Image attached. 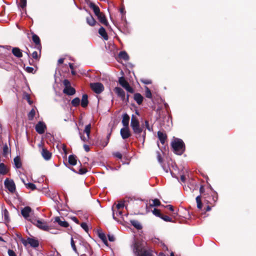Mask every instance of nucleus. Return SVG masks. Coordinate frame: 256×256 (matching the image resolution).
Here are the masks:
<instances>
[{
	"label": "nucleus",
	"mask_w": 256,
	"mask_h": 256,
	"mask_svg": "<svg viewBox=\"0 0 256 256\" xmlns=\"http://www.w3.org/2000/svg\"><path fill=\"white\" fill-rule=\"evenodd\" d=\"M204 202H202L201 196H198L196 198V206L198 209L204 212L210 211L211 210V206H214L215 202L218 200V196L216 194H214L210 196H203Z\"/></svg>",
	"instance_id": "obj_1"
},
{
	"label": "nucleus",
	"mask_w": 256,
	"mask_h": 256,
	"mask_svg": "<svg viewBox=\"0 0 256 256\" xmlns=\"http://www.w3.org/2000/svg\"><path fill=\"white\" fill-rule=\"evenodd\" d=\"M135 256H152V251L142 242H135L132 246Z\"/></svg>",
	"instance_id": "obj_2"
},
{
	"label": "nucleus",
	"mask_w": 256,
	"mask_h": 256,
	"mask_svg": "<svg viewBox=\"0 0 256 256\" xmlns=\"http://www.w3.org/2000/svg\"><path fill=\"white\" fill-rule=\"evenodd\" d=\"M130 126L136 137L140 140H142L144 142L146 136V130H144L142 126H140L138 119L134 115L132 116Z\"/></svg>",
	"instance_id": "obj_3"
},
{
	"label": "nucleus",
	"mask_w": 256,
	"mask_h": 256,
	"mask_svg": "<svg viewBox=\"0 0 256 256\" xmlns=\"http://www.w3.org/2000/svg\"><path fill=\"white\" fill-rule=\"evenodd\" d=\"M171 145L174 152L177 154L181 155L185 150L184 144L181 139L175 138Z\"/></svg>",
	"instance_id": "obj_4"
},
{
	"label": "nucleus",
	"mask_w": 256,
	"mask_h": 256,
	"mask_svg": "<svg viewBox=\"0 0 256 256\" xmlns=\"http://www.w3.org/2000/svg\"><path fill=\"white\" fill-rule=\"evenodd\" d=\"M21 242L25 246H26L27 245L29 244L32 247L36 248L39 245V242L38 240L30 238H28L26 240L22 238Z\"/></svg>",
	"instance_id": "obj_5"
},
{
	"label": "nucleus",
	"mask_w": 256,
	"mask_h": 256,
	"mask_svg": "<svg viewBox=\"0 0 256 256\" xmlns=\"http://www.w3.org/2000/svg\"><path fill=\"white\" fill-rule=\"evenodd\" d=\"M119 84L122 86L124 88L126 89V91L130 93H134V89L130 86L128 82L125 80L124 77H120L118 80Z\"/></svg>",
	"instance_id": "obj_6"
},
{
	"label": "nucleus",
	"mask_w": 256,
	"mask_h": 256,
	"mask_svg": "<svg viewBox=\"0 0 256 256\" xmlns=\"http://www.w3.org/2000/svg\"><path fill=\"white\" fill-rule=\"evenodd\" d=\"M92 90L96 94H100L104 90L103 84L100 82H94L90 84Z\"/></svg>",
	"instance_id": "obj_7"
},
{
	"label": "nucleus",
	"mask_w": 256,
	"mask_h": 256,
	"mask_svg": "<svg viewBox=\"0 0 256 256\" xmlns=\"http://www.w3.org/2000/svg\"><path fill=\"white\" fill-rule=\"evenodd\" d=\"M114 91L116 94L122 100H125V102H128L129 95H128L126 98L125 92L122 88L116 87L114 88Z\"/></svg>",
	"instance_id": "obj_8"
},
{
	"label": "nucleus",
	"mask_w": 256,
	"mask_h": 256,
	"mask_svg": "<svg viewBox=\"0 0 256 256\" xmlns=\"http://www.w3.org/2000/svg\"><path fill=\"white\" fill-rule=\"evenodd\" d=\"M32 223L39 228L45 231H48L51 229L50 227L48 226L46 222L40 220H34V222H32Z\"/></svg>",
	"instance_id": "obj_9"
},
{
	"label": "nucleus",
	"mask_w": 256,
	"mask_h": 256,
	"mask_svg": "<svg viewBox=\"0 0 256 256\" xmlns=\"http://www.w3.org/2000/svg\"><path fill=\"white\" fill-rule=\"evenodd\" d=\"M5 186L11 192L13 193L16 190V186L14 182L12 180L6 178L4 181Z\"/></svg>",
	"instance_id": "obj_10"
},
{
	"label": "nucleus",
	"mask_w": 256,
	"mask_h": 256,
	"mask_svg": "<svg viewBox=\"0 0 256 256\" xmlns=\"http://www.w3.org/2000/svg\"><path fill=\"white\" fill-rule=\"evenodd\" d=\"M39 147H42L41 154L43 158L48 160L50 159L52 157V153L50 152L46 148L42 146V144H39Z\"/></svg>",
	"instance_id": "obj_11"
},
{
	"label": "nucleus",
	"mask_w": 256,
	"mask_h": 256,
	"mask_svg": "<svg viewBox=\"0 0 256 256\" xmlns=\"http://www.w3.org/2000/svg\"><path fill=\"white\" fill-rule=\"evenodd\" d=\"M46 129V124L42 122H39L36 126V130L39 134H42Z\"/></svg>",
	"instance_id": "obj_12"
},
{
	"label": "nucleus",
	"mask_w": 256,
	"mask_h": 256,
	"mask_svg": "<svg viewBox=\"0 0 256 256\" xmlns=\"http://www.w3.org/2000/svg\"><path fill=\"white\" fill-rule=\"evenodd\" d=\"M120 134L123 139H126L130 136L128 127H124L120 130Z\"/></svg>",
	"instance_id": "obj_13"
},
{
	"label": "nucleus",
	"mask_w": 256,
	"mask_h": 256,
	"mask_svg": "<svg viewBox=\"0 0 256 256\" xmlns=\"http://www.w3.org/2000/svg\"><path fill=\"white\" fill-rule=\"evenodd\" d=\"M32 40L36 44L38 50H41L42 46L40 44V38L36 34L32 33Z\"/></svg>",
	"instance_id": "obj_14"
},
{
	"label": "nucleus",
	"mask_w": 256,
	"mask_h": 256,
	"mask_svg": "<svg viewBox=\"0 0 256 256\" xmlns=\"http://www.w3.org/2000/svg\"><path fill=\"white\" fill-rule=\"evenodd\" d=\"M32 209L29 206H26L22 210L21 214L22 216L26 219H28Z\"/></svg>",
	"instance_id": "obj_15"
},
{
	"label": "nucleus",
	"mask_w": 256,
	"mask_h": 256,
	"mask_svg": "<svg viewBox=\"0 0 256 256\" xmlns=\"http://www.w3.org/2000/svg\"><path fill=\"white\" fill-rule=\"evenodd\" d=\"M100 22L105 26H108V22L107 21L105 16L102 12L100 14L96 16Z\"/></svg>",
	"instance_id": "obj_16"
},
{
	"label": "nucleus",
	"mask_w": 256,
	"mask_h": 256,
	"mask_svg": "<svg viewBox=\"0 0 256 256\" xmlns=\"http://www.w3.org/2000/svg\"><path fill=\"white\" fill-rule=\"evenodd\" d=\"M134 98L138 105L141 104L144 100L143 96L140 93L134 94Z\"/></svg>",
	"instance_id": "obj_17"
},
{
	"label": "nucleus",
	"mask_w": 256,
	"mask_h": 256,
	"mask_svg": "<svg viewBox=\"0 0 256 256\" xmlns=\"http://www.w3.org/2000/svg\"><path fill=\"white\" fill-rule=\"evenodd\" d=\"M12 52V54L16 58H20L22 56V50L18 48H13Z\"/></svg>",
	"instance_id": "obj_18"
},
{
	"label": "nucleus",
	"mask_w": 256,
	"mask_h": 256,
	"mask_svg": "<svg viewBox=\"0 0 256 256\" xmlns=\"http://www.w3.org/2000/svg\"><path fill=\"white\" fill-rule=\"evenodd\" d=\"M158 136L162 144H164L167 138L166 134L162 132L158 131Z\"/></svg>",
	"instance_id": "obj_19"
},
{
	"label": "nucleus",
	"mask_w": 256,
	"mask_h": 256,
	"mask_svg": "<svg viewBox=\"0 0 256 256\" xmlns=\"http://www.w3.org/2000/svg\"><path fill=\"white\" fill-rule=\"evenodd\" d=\"M54 222H58L60 226L64 228H68L69 226L68 222L65 220H62L59 217H56L55 218Z\"/></svg>",
	"instance_id": "obj_20"
},
{
	"label": "nucleus",
	"mask_w": 256,
	"mask_h": 256,
	"mask_svg": "<svg viewBox=\"0 0 256 256\" xmlns=\"http://www.w3.org/2000/svg\"><path fill=\"white\" fill-rule=\"evenodd\" d=\"M63 92L66 94L67 95L72 96L75 94L76 90L72 86H70L68 88H64L63 90Z\"/></svg>",
	"instance_id": "obj_21"
},
{
	"label": "nucleus",
	"mask_w": 256,
	"mask_h": 256,
	"mask_svg": "<svg viewBox=\"0 0 256 256\" xmlns=\"http://www.w3.org/2000/svg\"><path fill=\"white\" fill-rule=\"evenodd\" d=\"M130 121V116L127 114L122 116V124L124 127H128Z\"/></svg>",
	"instance_id": "obj_22"
},
{
	"label": "nucleus",
	"mask_w": 256,
	"mask_h": 256,
	"mask_svg": "<svg viewBox=\"0 0 256 256\" xmlns=\"http://www.w3.org/2000/svg\"><path fill=\"white\" fill-rule=\"evenodd\" d=\"M90 7L93 10L96 16H98L102 13L100 12V10L98 6H96L94 4L90 3Z\"/></svg>",
	"instance_id": "obj_23"
},
{
	"label": "nucleus",
	"mask_w": 256,
	"mask_h": 256,
	"mask_svg": "<svg viewBox=\"0 0 256 256\" xmlns=\"http://www.w3.org/2000/svg\"><path fill=\"white\" fill-rule=\"evenodd\" d=\"M88 103V95L85 94H83L81 100V106L83 108L87 106Z\"/></svg>",
	"instance_id": "obj_24"
},
{
	"label": "nucleus",
	"mask_w": 256,
	"mask_h": 256,
	"mask_svg": "<svg viewBox=\"0 0 256 256\" xmlns=\"http://www.w3.org/2000/svg\"><path fill=\"white\" fill-rule=\"evenodd\" d=\"M98 33L104 38V40H108V36L105 29L102 26L98 30Z\"/></svg>",
	"instance_id": "obj_25"
},
{
	"label": "nucleus",
	"mask_w": 256,
	"mask_h": 256,
	"mask_svg": "<svg viewBox=\"0 0 256 256\" xmlns=\"http://www.w3.org/2000/svg\"><path fill=\"white\" fill-rule=\"evenodd\" d=\"M86 20L88 24L90 26H94L96 23V20L91 15H90L88 16Z\"/></svg>",
	"instance_id": "obj_26"
},
{
	"label": "nucleus",
	"mask_w": 256,
	"mask_h": 256,
	"mask_svg": "<svg viewBox=\"0 0 256 256\" xmlns=\"http://www.w3.org/2000/svg\"><path fill=\"white\" fill-rule=\"evenodd\" d=\"M76 156L74 155H70L68 156V162L72 166H74L76 164Z\"/></svg>",
	"instance_id": "obj_27"
},
{
	"label": "nucleus",
	"mask_w": 256,
	"mask_h": 256,
	"mask_svg": "<svg viewBox=\"0 0 256 256\" xmlns=\"http://www.w3.org/2000/svg\"><path fill=\"white\" fill-rule=\"evenodd\" d=\"M160 205V202L159 200L156 198L152 200V202L150 203V207L157 206Z\"/></svg>",
	"instance_id": "obj_28"
},
{
	"label": "nucleus",
	"mask_w": 256,
	"mask_h": 256,
	"mask_svg": "<svg viewBox=\"0 0 256 256\" xmlns=\"http://www.w3.org/2000/svg\"><path fill=\"white\" fill-rule=\"evenodd\" d=\"M132 224L138 230H140L142 228V226L140 222L136 220H131Z\"/></svg>",
	"instance_id": "obj_29"
},
{
	"label": "nucleus",
	"mask_w": 256,
	"mask_h": 256,
	"mask_svg": "<svg viewBox=\"0 0 256 256\" xmlns=\"http://www.w3.org/2000/svg\"><path fill=\"white\" fill-rule=\"evenodd\" d=\"M98 237L102 240V242L106 246H108V240L105 234L103 232L98 233Z\"/></svg>",
	"instance_id": "obj_30"
},
{
	"label": "nucleus",
	"mask_w": 256,
	"mask_h": 256,
	"mask_svg": "<svg viewBox=\"0 0 256 256\" xmlns=\"http://www.w3.org/2000/svg\"><path fill=\"white\" fill-rule=\"evenodd\" d=\"M14 164L16 168H20L22 166V164L19 157L16 156L14 158Z\"/></svg>",
	"instance_id": "obj_31"
},
{
	"label": "nucleus",
	"mask_w": 256,
	"mask_h": 256,
	"mask_svg": "<svg viewBox=\"0 0 256 256\" xmlns=\"http://www.w3.org/2000/svg\"><path fill=\"white\" fill-rule=\"evenodd\" d=\"M7 172L6 169V166L4 164L0 163V174H5Z\"/></svg>",
	"instance_id": "obj_32"
},
{
	"label": "nucleus",
	"mask_w": 256,
	"mask_h": 256,
	"mask_svg": "<svg viewBox=\"0 0 256 256\" xmlns=\"http://www.w3.org/2000/svg\"><path fill=\"white\" fill-rule=\"evenodd\" d=\"M71 104L72 106L76 107L80 105V99L78 98H76L72 100Z\"/></svg>",
	"instance_id": "obj_33"
},
{
	"label": "nucleus",
	"mask_w": 256,
	"mask_h": 256,
	"mask_svg": "<svg viewBox=\"0 0 256 256\" xmlns=\"http://www.w3.org/2000/svg\"><path fill=\"white\" fill-rule=\"evenodd\" d=\"M36 114V112L34 109H32L28 114V120H33Z\"/></svg>",
	"instance_id": "obj_34"
},
{
	"label": "nucleus",
	"mask_w": 256,
	"mask_h": 256,
	"mask_svg": "<svg viewBox=\"0 0 256 256\" xmlns=\"http://www.w3.org/2000/svg\"><path fill=\"white\" fill-rule=\"evenodd\" d=\"M24 184L27 188L30 189L31 190H34L36 189V185L32 183L29 182Z\"/></svg>",
	"instance_id": "obj_35"
},
{
	"label": "nucleus",
	"mask_w": 256,
	"mask_h": 256,
	"mask_svg": "<svg viewBox=\"0 0 256 256\" xmlns=\"http://www.w3.org/2000/svg\"><path fill=\"white\" fill-rule=\"evenodd\" d=\"M32 57L34 59L36 60H39V58L40 57V52L39 54H38V52H34L32 53Z\"/></svg>",
	"instance_id": "obj_36"
},
{
	"label": "nucleus",
	"mask_w": 256,
	"mask_h": 256,
	"mask_svg": "<svg viewBox=\"0 0 256 256\" xmlns=\"http://www.w3.org/2000/svg\"><path fill=\"white\" fill-rule=\"evenodd\" d=\"M112 211H113V213H112V216H113V218L115 220H116V216H115V214H116V215H120L121 216L122 214V212L120 210H118L116 211V210H114V208H112Z\"/></svg>",
	"instance_id": "obj_37"
},
{
	"label": "nucleus",
	"mask_w": 256,
	"mask_h": 256,
	"mask_svg": "<svg viewBox=\"0 0 256 256\" xmlns=\"http://www.w3.org/2000/svg\"><path fill=\"white\" fill-rule=\"evenodd\" d=\"M90 128H91V125L90 124H88L86 126L84 132L86 134L87 136H89L90 134Z\"/></svg>",
	"instance_id": "obj_38"
},
{
	"label": "nucleus",
	"mask_w": 256,
	"mask_h": 256,
	"mask_svg": "<svg viewBox=\"0 0 256 256\" xmlns=\"http://www.w3.org/2000/svg\"><path fill=\"white\" fill-rule=\"evenodd\" d=\"M120 56L124 60H127L128 58V54L125 52H121L119 54Z\"/></svg>",
	"instance_id": "obj_39"
},
{
	"label": "nucleus",
	"mask_w": 256,
	"mask_h": 256,
	"mask_svg": "<svg viewBox=\"0 0 256 256\" xmlns=\"http://www.w3.org/2000/svg\"><path fill=\"white\" fill-rule=\"evenodd\" d=\"M124 206V202L120 201L116 205V208L118 210H120Z\"/></svg>",
	"instance_id": "obj_40"
},
{
	"label": "nucleus",
	"mask_w": 256,
	"mask_h": 256,
	"mask_svg": "<svg viewBox=\"0 0 256 256\" xmlns=\"http://www.w3.org/2000/svg\"><path fill=\"white\" fill-rule=\"evenodd\" d=\"M70 244H71V246H72V248L74 250V251L75 252L78 253L77 249H76V246L75 245V242H74L72 238L71 240H70Z\"/></svg>",
	"instance_id": "obj_41"
},
{
	"label": "nucleus",
	"mask_w": 256,
	"mask_h": 256,
	"mask_svg": "<svg viewBox=\"0 0 256 256\" xmlns=\"http://www.w3.org/2000/svg\"><path fill=\"white\" fill-rule=\"evenodd\" d=\"M152 213L154 215H155L156 216L160 218L162 216V214L160 213V212L159 210L156 208H154V210H152Z\"/></svg>",
	"instance_id": "obj_42"
},
{
	"label": "nucleus",
	"mask_w": 256,
	"mask_h": 256,
	"mask_svg": "<svg viewBox=\"0 0 256 256\" xmlns=\"http://www.w3.org/2000/svg\"><path fill=\"white\" fill-rule=\"evenodd\" d=\"M110 134H109L106 136V141L104 142H100V144H101L103 147H105L106 146L109 142V139H110Z\"/></svg>",
	"instance_id": "obj_43"
},
{
	"label": "nucleus",
	"mask_w": 256,
	"mask_h": 256,
	"mask_svg": "<svg viewBox=\"0 0 256 256\" xmlns=\"http://www.w3.org/2000/svg\"><path fill=\"white\" fill-rule=\"evenodd\" d=\"M146 96L148 98H152V94L150 90L148 88H146Z\"/></svg>",
	"instance_id": "obj_44"
},
{
	"label": "nucleus",
	"mask_w": 256,
	"mask_h": 256,
	"mask_svg": "<svg viewBox=\"0 0 256 256\" xmlns=\"http://www.w3.org/2000/svg\"><path fill=\"white\" fill-rule=\"evenodd\" d=\"M20 6L22 8H24L26 6V0H20Z\"/></svg>",
	"instance_id": "obj_45"
},
{
	"label": "nucleus",
	"mask_w": 256,
	"mask_h": 256,
	"mask_svg": "<svg viewBox=\"0 0 256 256\" xmlns=\"http://www.w3.org/2000/svg\"><path fill=\"white\" fill-rule=\"evenodd\" d=\"M160 218L166 222H172V218L168 216H163L162 214Z\"/></svg>",
	"instance_id": "obj_46"
},
{
	"label": "nucleus",
	"mask_w": 256,
	"mask_h": 256,
	"mask_svg": "<svg viewBox=\"0 0 256 256\" xmlns=\"http://www.w3.org/2000/svg\"><path fill=\"white\" fill-rule=\"evenodd\" d=\"M63 84L64 85L65 88H68V87L71 86L70 83V81L68 80H64L63 82Z\"/></svg>",
	"instance_id": "obj_47"
},
{
	"label": "nucleus",
	"mask_w": 256,
	"mask_h": 256,
	"mask_svg": "<svg viewBox=\"0 0 256 256\" xmlns=\"http://www.w3.org/2000/svg\"><path fill=\"white\" fill-rule=\"evenodd\" d=\"M80 226H81L82 228L85 230V231H86V232H88V225L86 223L82 222Z\"/></svg>",
	"instance_id": "obj_48"
},
{
	"label": "nucleus",
	"mask_w": 256,
	"mask_h": 256,
	"mask_svg": "<svg viewBox=\"0 0 256 256\" xmlns=\"http://www.w3.org/2000/svg\"><path fill=\"white\" fill-rule=\"evenodd\" d=\"M80 138L84 142H86L90 139V136L87 135L86 136H80Z\"/></svg>",
	"instance_id": "obj_49"
},
{
	"label": "nucleus",
	"mask_w": 256,
	"mask_h": 256,
	"mask_svg": "<svg viewBox=\"0 0 256 256\" xmlns=\"http://www.w3.org/2000/svg\"><path fill=\"white\" fill-rule=\"evenodd\" d=\"M144 124H145V126L146 127V128L149 130V131H152V128H151L150 126V125H149V122H148V120H145L144 122Z\"/></svg>",
	"instance_id": "obj_50"
},
{
	"label": "nucleus",
	"mask_w": 256,
	"mask_h": 256,
	"mask_svg": "<svg viewBox=\"0 0 256 256\" xmlns=\"http://www.w3.org/2000/svg\"><path fill=\"white\" fill-rule=\"evenodd\" d=\"M8 253L9 256H16V253L14 252L13 250H8Z\"/></svg>",
	"instance_id": "obj_51"
},
{
	"label": "nucleus",
	"mask_w": 256,
	"mask_h": 256,
	"mask_svg": "<svg viewBox=\"0 0 256 256\" xmlns=\"http://www.w3.org/2000/svg\"><path fill=\"white\" fill-rule=\"evenodd\" d=\"M157 158L160 163H162V158L160 156V152H157Z\"/></svg>",
	"instance_id": "obj_52"
},
{
	"label": "nucleus",
	"mask_w": 256,
	"mask_h": 256,
	"mask_svg": "<svg viewBox=\"0 0 256 256\" xmlns=\"http://www.w3.org/2000/svg\"><path fill=\"white\" fill-rule=\"evenodd\" d=\"M86 172L87 170L85 168H81L79 170V174H86Z\"/></svg>",
	"instance_id": "obj_53"
},
{
	"label": "nucleus",
	"mask_w": 256,
	"mask_h": 256,
	"mask_svg": "<svg viewBox=\"0 0 256 256\" xmlns=\"http://www.w3.org/2000/svg\"><path fill=\"white\" fill-rule=\"evenodd\" d=\"M114 156L120 159H121L122 158V154L119 152H116L114 153Z\"/></svg>",
	"instance_id": "obj_54"
},
{
	"label": "nucleus",
	"mask_w": 256,
	"mask_h": 256,
	"mask_svg": "<svg viewBox=\"0 0 256 256\" xmlns=\"http://www.w3.org/2000/svg\"><path fill=\"white\" fill-rule=\"evenodd\" d=\"M26 71L28 72H32V73L33 71L34 70V68H32V67L28 66L26 68Z\"/></svg>",
	"instance_id": "obj_55"
},
{
	"label": "nucleus",
	"mask_w": 256,
	"mask_h": 256,
	"mask_svg": "<svg viewBox=\"0 0 256 256\" xmlns=\"http://www.w3.org/2000/svg\"><path fill=\"white\" fill-rule=\"evenodd\" d=\"M108 240L110 242H114L115 240V238L114 236L112 235H108Z\"/></svg>",
	"instance_id": "obj_56"
},
{
	"label": "nucleus",
	"mask_w": 256,
	"mask_h": 256,
	"mask_svg": "<svg viewBox=\"0 0 256 256\" xmlns=\"http://www.w3.org/2000/svg\"><path fill=\"white\" fill-rule=\"evenodd\" d=\"M84 148L86 152H88L90 151V147L88 145L84 144Z\"/></svg>",
	"instance_id": "obj_57"
},
{
	"label": "nucleus",
	"mask_w": 256,
	"mask_h": 256,
	"mask_svg": "<svg viewBox=\"0 0 256 256\" xmlns=\"http://www.w3.org/2000/svg\"><path fill=\"white\" fill-rule=\"evenodd\" d=\"M166 208H168V209L172 211V212H174V207L172 206V205H168L166 206Z\"/></svg>",
	"instance_id": "obj_58"
},
{
	"label": "nucleus",
	"mask_w": 256,
	"mask_h": 256,
	"mask_svg": "<svg viewBox=\"0 0 256 256\" xmlns=\"http://www.w3.org/2000/svg\"><path fill=\"white\" fill-rule=\"evenodd\" d=\"M64 58H60L58 60V64H62L64 62Z\"/></svg>",
	"instance_id": "obj_59"
},
{
	"label": "nucleus",
	"mask_w": 256,
	"mask_h": 256,
	"mask_svg": "<svg viewBox=\"0 0 256 256\" xmlns=\"http://www.w3.org/2000/svg\"><path fill=\"white\" fill-rule=\"evenodd\" d=\"M180 180L182 182H184L186 180V178L185 176L184 175L181 176H180Z\"/></svg>",
	"instance_id": "obj_60"
},
{
	"label": "nucleus",
	"mask_w": 256,
	"mask_h": 256,
	"mask_svg": "<svg viewBox=\"0 0 256 256\" xmlns=\"http://www.w3.org/2000/svg\"><path fill=\"white\" fill-rule=\"evenodd\" d=\"M142 82L146 84H149L151 83L149 80L142 81Z\"/></svg>",
	"instance_id": "obj_61"
},
{
	"label": "nucleus",
	"mask_w": 256,
	"mask_h": 256,
	"mask_svg": "<svg viewBox=\"0 0 256 256\" xmlns=\"http://www.w3.org/2000/svg\"><path fill=\"white\" fill-rule=\"evenodd\" d=\"M70 68L72 70H73V66H72V64H70Z\"/></svg>",
	"instance_id": "obj_62"
},
{
	"label": "nucleus",
	"mask_w": 256,
	"mask_h": 256,
	"mask_svg": "<svg viewBox=\"0 0 256 256\" xmlns=\"http://www.w3.org/2000/svg\"><path fill=\"white\" fill-rule=\"evenodd\" d=\"M28 102L30 104H31V101H30V98H28Z\"/></svg>",
	"instance_id": "obj_63"
},
{
	"label": "nucleus",
	"mask_w": 256,
	"mask_h": 256,
	"mask_svg": "<svg viewBox=\"0 0 256 256\" xmlns=\"http://www.w3.org/2000/svg\"><path fill=\"white\" fill-rule=\"evenodd\" d=\"M160 256H165V255L163 253H160Z\"/></svg>",
	"instance_id": "obj_64"
}]
</instances>
